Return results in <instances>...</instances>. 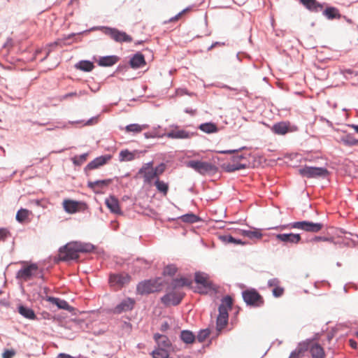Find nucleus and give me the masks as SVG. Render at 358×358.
Returning a JSON list of instances; mask_svg holds the SVG:
<instances>
[{
    "label": "nucleus",
    "mask_w": 358,
    "mask_h": 358,
    "mask_svg": "<svg viewBox=\"0 0 358 358\" xmlns=\"http://www.w3.org/2000/svg\"><path fill=\"white\" fill-rule=\"evenodd\" d=\"M192 285V280L187 278L173 279L166 288V294L161 299L162 302L166 306L178 305L185 296L181 289L184 287H191Z\"/></svg>",
    "instance_id": "f257e3e1"
},
{
    "label": "nucleus",
    "mask_w": 358,
    "mask_h": 358,
    "mask_svg": "<svg viewBox=\"0 0 358 358\" xmlns=\"http://www.w3.org/2000/svg\"><path fill=\"white\" fill-rule=\"evenodd\" d=\"M94 250V246L90 243L81 242H71L59 249V259L69 261L77 259L80 252H90Z\"/></svg>",
    "instance_id": "f03ea898"
},
{
    "label": "nucleus",
    "mask_w": 358,
    "mask_h": 358,
    "mask_svg": "<svg viewBox=\"0 0 358 358\" xmlns=\"http://www.w3.org/2000/svg\"><path fill=\"white\" fill-rule=\"evenodd\" d=\"M233 304V300L231 296H227L222 300L219 306V315L217 318V330L220 332L227 324L229 314L228 311L231 310Z\"/></svg>",
    "instance_id": "7ed1b4c3"
},
{
    "label": "nucleus",
    "mask_w": 358,
    "mask_h": 358,
    "mask_svg": "<svg viewBox=\"0 0 358 358\" xmlns=\"http://www.w3.org/2000/svg\"><path fill=\"white\" fill-rule=\"evenodd\" d=\"M195 282L198 285L195 289L200 294H207L210 291L215 290L216 286L210 280L209 276L201 272H196L194 275Z\"/></svg>",
    "instance_id": "20e7f679"
},
{
    "label": "nucleus",
    "mask_w": 358,
    "mask_h": 358,
    "mask_svg": "<svg viewBox=\"0 0 358 358\" xmlns=\"http://www.w3.org/2000/svg\"><path fill=\"white\" fill-rule=\"evenodd\" d=\"M282 229H297L306 232L317 233L322 230L323 224L322 223H315L309 221H300L289 224L287 226L281 227Z\"/></svg>",
    "instance_id": "39448f33"
},
{
    "label": "nucleus",
    "mask_w": 358,
    "mask_h": 358,
    "mask_svg": "<svg viewBox=\"0 0 358 358\" xmlns=\"http://www.w3.org/2000/svg\"><path fill=\"white\" fill-rule=\"evenodd\" d=\"M300 175L303 177L311 178H326L329 175V171L323 167H313L305 166L299 170Z\"/></svg>",
    "instance_id": "423d86ee"
},
{
    "label": "nucleus",
    "mask_w": 358,
    "mask_h": 358,
    "mask_svg": "<svg viewBox=\"0 0 358 358\" xmlns=\"http://www.w3.org/2000/svg\"><path fill=\"white\" fill-rule=\"evenodd\" d=\"M243 298L248 305L255 307L262 306L264 302L263 297L255 289H249L243 291Z\"/></svg>",
    "instance_id": "0eeeda50"
},
{
    "label": "nucleus",
    "mask_w": 358,
    "mask_h": 358,
    "mask_svg": "<svg viewBox=\"0 0 358 358\" xmlns=\"http://www.w3.org/2000/svg\"><path fill=\"white\" fill-rule=\"evenodd\" d=\"M187 166L202 175L215 173L217 167L211 163L201 161H189Z\"/></svg>",
    "instance_id": "6e6552de"
},
{
    "label": "nucleus",
    "mask_w": 358,
    "mask_h": 358,
    "mask_svg": "<svg viewBox=\"0 0 358 358\" xmlns=\"http://www.w3.org/2000/svg\"><path fill=\"white\" fill-rule=\"evenodd\" d=\"M103 33L109 36L112 39L118 43H131L133 39L132 37L128 35L126 32L118 30L115 28L103 27Z\"/></svg>",
    "instance_id": "1a4fd4ad"
},
{
    "label": "nucleus",
    "mask_w": 358,
    "mask_h": 358,
    "mask_svg": "<svg viewBox=\"0 0 358 358\" xmlns=\"http://www.w3.org/2000/svg\"><path fill=\"white\" fill-rule=\"evenodd\" d=\"M162 289V284L158 280H150L140 282L137 286V292L141 294H150Z\"/></svg>",
    "instance_id": "9d476101"
},
{
    "label": "nucleus",
    "mask_w": 358,
    "mask_h": 358,
    "mask_svg": "<svg viewBox=\"0 0 358 358\" xmlns=\"http://www.w3.org/2000/svg\"><path fill=\"white\" fill-rule=\"evenodd\" d=\"M138 176L143 178V182L146 184H150L155 178H157L154 168L153 162L145 164L138 171Z\"/></svg>",
    "instance_id": "9b49d317"
},
{
    "label": "nucleus",
    "mask_w": 358,
    "mask_h": 358,
    "mask_svg": "<svg viewBox=\"0 0 358 358\" xmlns=\"http://www.w3.org/2000/svg\"><path fill=\"white\" fill-rule=\"evenodd\" d=\"M194 136V133L181 129L178 126H173L169 131L165 134V136L174 139H189Z\"/></svg>",
    "instance_id": "f8f14e48"
},
{
    "label": "nucleus",
    "mask_w": 358,
    "mask_h": 358,
    "mask_svg": "<svg viewBox=\"0 0 358 358\" xmlns=\"http://www.w3.org/2000/svg\"><path fill=\"white\" fill-rule=\"evenodd\" d=\"M38 271V266L35 264H31L19 270L16 277L24 281H28L37 273Z\"/></svg>",
    "instance_id": "ddd939ff"
},
{
    "label": "nucleus",
    "mask_w": 358,
    "mask_h": 358,
    "mask_svg": "<svg viewBox=\"0 0 358 358\" xmlns=\"http://www.w3.org/2000/svg\"><path fill=\"white\" fill-rule=\"evenodd\" d=\"M85 203L71 199H64L62 202V206L64 210L69 214H73L80 211L85 208Z\"/></svg>",
    "instance_id": "4468645a"
},
{
    "label": "nucleus",
    "mask_w": 358,
    "mask_h": 358,
    "mask_svg": "<svg viewBox=\"0 0 358 358\" xmlns=\"http://www.w3.org/2000/svg\"><path fill=\"white\" fill-rule=\"evenodd\" d=\"M131 277L127 273L112 274L110 275L109 282L112 287H121L128 284Z\"/></svg>",
    "instance_id": "2eb2a0df"
},
{
    "label": "nucleus",
    "mask_w": 358,
    "mask_h": 358,
    "mask_svg": "<svg viewBox=\"0 0 358 358\" xmlns=\"http://www.w3.org/2000/svg\"><path fill=\"white\" fill-rule=\"evenodd\" d=\"M276 239L285 243L297 244L301 238L299 234H279L276 235Z\"/></svg>",
    "instance_id": "dca6fc26"
},
{
    "label": "nucleus",
    "mask_w": 358,
    "mask_h": 358,
    "mask_svg": "<svg viewBox=\"0 0 358 358\" xmlns=\"http://www.w3.org/2000/svg\"><path fill=\"white\" fill-rule=\"evenodd\" d=\"M134 300L130 298L125 299L114 308L113 313L120 314L122 312L131 310L134 308Z\"/></svg>",
    "instance_id": "f3484780"
},
{
    "label": "nucleus",
    "mask_w": 358,
    "mask_h": 358,
    "mask_svg": "<svg viewBox=\"0 0 358 358\" xmlns=\"http://www.w3.org/2000/svg\"><path fill=\"white\" fill-rule=\"evenodd\" d=\"M111 159L110 155H103L95 158L90 162L86 166L85 169L92 170L97 169L106 164Z\"/></svg>",
    "instance_id": "a211bd4d"
},
{
    "label": "nucleus",
    "mask_w": 358,
    "mask_h": 358,
    "mask_svg": "<svg viewBox=\"0 0 358 358\" xmlns=\"http://www.w3.org/2000/svg\"><path fill=\"white\" fill-rule=\"evenodd\" d=\"M112 182V179H106L96 181H89L87 186L91 188L94 192L99 193L100 190Z\"/></svg>",
    "instance_id": "6ab92c4d"
},
{
    "label": "nucleus",
    "mask_w": 358,
    "mask_h": 358,
    "mask_svg": "<svg viewBox=\"0 0 358 358\" xmlns=\"http://www.w3.org/2000/svg\"><path fill=\"white\" fill-rule=\"evenodd\" d=\"M46 300L52 304L56 305L59 309L66 310L69 312H72L74 308L69 305V303L62 299L55 298L53 296H48Z\"/></svg>",
    "instance_id": "aec40b11"
},
{
    "label": "nucleus",
    "mask_w": 358,
    "mask_h": 358,
    "mask_svg": "<svg viewBox=\"0 0 358 358\" xmlns=\"http://www.w3.org/2000/svg\"><path fill=\"white\" fill-rule=\"evenodd\" d=\"M106 205L110 210L115 214H121V210L118 200L113 196H110L106 199Z\"/></svg>",
    "instance_id": "412c9836"
},
{
    "label": "nucleus",
    "mask_w": 358,
    "mask_h": 358,
    "mask_svg": "<svg viewBox=\"0 0 358 358\" xmlns=\"http://www.w3.org/2000/svg\"><path fill=\"white\" fill-rule=\"evenodd\" d=\"M300 1L307 9L313 12L321 11L324 8L323 4L316 0H300Z\"/></svg>",
    "instance_id": "4be33fe9"
},
{
    "label": "nucleus",
    "mask_w": 358,
    "mask_h": 358,
    "mask_svg": "<svg viewBox=\"0 0 358 358\" xmlns=\"http://www.w3.org/2000/svg\"><path fill=\"white\" fill-rule=\"evenodd\" d=\"M129 64L133 69H138L145 66L146 63L143 55L138 52L131 57Z\"/></svg>",
    "instance_id": "5701e85b"
},
{
    "label": "nucleus",
    "mask_w": 358,
    "mask_h": 358,
    "mask_svg": "<svg viewBox=\"0 0 358 358\" xmlns=\"http://www.w3.org/2000/svg\"><path fill=\"white\" fill-rule=\"evenodd\" d=\"M154 339L158 345V347L160 348H165L168 350L171 344L168 338V337L165 335H161L159 334H155L154 335Z\"/></svg>",
    "instance_id": "b1692460"
},
{
    "label": "nucleus",
    "mask_w": 358,
    "mask_h": 358,
    "mask_svg": "<svg viewBox=\"0 0 358 358\" xmlns=\"http://www.w3.org/2000/svg\"><path fill=\"white\" fill-rule=\"evenodd\" d=\"M119 58L115 55L101 57L98 60V64L101 66H111L116 64Z\"/></svg>",
    "instance_id": "393cba45"
},
{
    "label": "nucleus",
    "mask_w": 358,
    "mask_h": 358,
    "mask_svg": "<svg viewBox=\"0 0 358 358\" xmlns=\"http://www.w3.org/2000/svg\"><path fill=\"white\" fill-rule=\"evenodd\" d=\"M289 124L285 122L275 124L272 127V131L278 135H285L289 131Z\"/></svg>",
    "instance_id": "a878e982"
},
{
    "label": "nucleus",
    "mask_w": 358,
    "mask_h": 358,
    "mask_svg": "<svg viewBox=\"0 0 358 358\" xmlns=\"http://www.w3.org/2000/svg\"><path fill=\"white\" fill-rule=\"evenodd\" d=\"M312 358H325L323 348L317 343L313 344L310 348Z\"/></svg>",
    "instance_id": "bb28decb"
},
{
    "label": "nucleus",
    "mask_w": 358,
    "mask_h": 358,
    "mask_svg": "<svg viewBox=\"0 0 358 358\" xmlns=\"http://www.w3.org/2000/svg\"><path fill=\"white\" fill-rule=\"evenodd\" d=\"M199 129L206 134H214L218 131L217 126L213 122H206L201 124Z\"/></svg>",
    "instance_id": "cd10ccee"
},
{
    "label": "nucleus",
    "mask_w": 358,
    "mask_h": 358,
    "mask_svg": "<svg viewBox=\"0 0 358 358\" xmlns=\"http://www.w3.org/2000/svg\"><path fill=\"white\" fill-rule=\"evenodd\" d=\"M148 128V124H131L125 127V131L128 133L139 134Z\"/></svg>",
    "instance_id": "c85d7f7f"
},
{
    "label": "nucleus",
    "mask_w": 358,
    "mask_h": 358,
    "mask_svg": "<svg viewBox=\"0 0 358 358\" xmlns=\"http://www.w3.org/2000/svg\"><path fill=\"white\" fill-rule=\"evenodd\" d=\"M323 14L329 19H340L341 14L339 10L335 7H327L324 11Z\"/></svg>",
    "instance_id": "c756f323"
},
{
    "label": "nucleus",
    "mask_w": 358,
    "mask_h": 358,
    "mask_svg": "<svg viewBox=\"0 0 358 358\" xmlns=\"http://www.w3.org/2000/svg\"><path fill=\"white\" fill-rule=\"evenodd\" d=\"M137 151L130 152L128 150H122L119 154L120 162H130L135 159Z\"/></svg>",
    "instance_id": "7c9ffc66"
},
{
    "label": "nucleus",
    "mask_w": 358,
    "mask_h": 358,
    "mask_svg": "<svg viewBox=\"0 0 358 358\" xmlns=\"http://www.w3.org/2000/svg\"><path fill=\"white\" fill-rule=\"evenodd\" d=\"M18 312L20 315L29 320H34L36 315L34 310L29 308L20 306L18 308Z\"/></svg>",
    "instance_id": "2f4dec72"
},
{
    "label": "nucleus",
    "mask_w": 358,
    "mask_h": 358,
    "mask_svg": "<svg viewBox=\"0 0 358 358\" xmlns=\"http://www.w3.org/2000/svg\"><path fill=\"white\" fill-rule=\"evenodd\" d=\"M308 347L306 344H300L296 349L294 350L289 357L290 358H301L303 353L308 350Z\"/></svg>",
    "instance_id": "473e14b6"
},
{
    "label": "nucleus",
    "mask_w": 358,
    "mask_h": 358,
    "mask_svg": "<svg viewBox=\"0 0 358 358\" xmlns=\"http://www.w3.org/2000/svg\"><path fill=\"white\" fill-rule=\"evenodd\" d=\"M155 185L159 192L162 193L164 196L167 195L169 191L168 183L164 182L163 180H160L159 178H157L155 182Z\"/></svg>",
    "instance_id": "72a5a7b5"
},
{
    "label": "nucleus",
    "mask_w": 358,
    "mask_h": 358,
    "mask_svg": "<svg viewBox=\"0 0 358 358\" xmlns=\"http://www.w3.org/2000/svg\"><path fill=\"white\" fill-rule=\"evenodd\" d=\"M76 67L81 71L90 72L94 69V66L92 62L83 60L76 64Z\"/></svg>",
    "instance_id": "f704fd0d"
},
{
    "label": "nucleus",
    "mask_w": 358,
    "mask_h": 358,
    "mask_svg": "<svg viewBox=\"0 0 358 358\" xmlns=\"http://www.w3.org/2000/svg\"><path fill=\"white\" fill-rule=\"evenodd\" d=\"M180 338L184 343L190 344L194 341L195 336L192 331L185 330L181 332Z\"/></svg>",
    "instance_id": "c9c22d12"
},
{
    "label": "nucleus",
    "mask_w": 358,
    "mask_h": 358,
    "mask_svg": "<svg viewBox=\"0 0 358 358\" xmlns=\"http://www.w3.org/2000/svg\"><path fill=\"white\" fill-rule=\"evenodd\" d=\"M242 235L250 238V239H261L262 234L258 230H243L241 232Z\"/></svg>",
    "instance_id": "e433bc0d"
},
{
    "label": "nucleus",
    "mask_w": 358,
    "mask_h": 358,
    "mask_svg": "<svg viewBox=\"0 0 358 358\" xmlns=\"http://www.w3.org/2000/svg\"><path fill=\"white\" fill-rule=\"evenodd\" d=\"M29 215H30L29 210L24 209V208H21L20 210H19L17 211V213L16 214V220L19 222H24L28 219Z\"/></svg>",
    "instance_id": "4c0bfd02"
},
{
    "label": "nucleus",
    "mask_w": 358,
    "mask_h": 358,
    "mask_svg": "<svg viewBox=\"0 0 358 358\" xmlns=\"http://www.w3.org/2000/svg\"><path fill=\"white\" fill-rule=\"evenodd\" d=\"M342 142L346 145H357L358 140L351 134H347L341 138Z\"/></svg>",
    "instance_id": "58836bf2"
},
{
    "label": "nucleus",
    "mask_w": 358,
    "mask_h": 358,
    "mask_svg": "<svg viewBox=\"0 0 358 358\" xmlns=\"http://www.w3.org/2000/svg\"><path fill=\"white\" fill-rule=\"evenodd\" d=\"M169 356L168 350L158 348L152 352L153 358H168Z\"/></svg>",
    "instance_id": "ea45409f"
},
{
    "label": "nucleus",
    "mask_w": 358,
    "mask_h": 358,
    "mask_svg": "<svg viewBox=\"0 0 358 358\" xmlns=\"http://www.w3.org/2000/svg\"><path fill=\"white\" fill-rule=\"evenodd\" d=\"M180 219L182 222H187V223H195V222H198L199 220V217L193 213L184 215L181 216L180 217Z\"/></svg>",
    "instance_id": "a19ab883"
},
{
    "label": "nucleus",
    "mask_w": 358,
    "mask_h": 358,
    "mask_svg": "<svg viewBox=\"0 0 358 358\" xmlns=\"http://www.w3.org/2000/svg\"><path fill=\"white\" fill-rule=\"evenodd\" d=\"M178 271V268L174 264H170L166 266L163 271L164 275H173Z\"/></svg>",
    "instance_id": "79ce46f5"
},
{
    "label": "nucleus",
    "mask_w": 358,
    "mask_h": 358,
    "mask_svg": "<svg viewBox=\"0 0 358 358\" xmlns=\"http://www.w3.org/2000/svg\"><path fill=\"white\" fill-rule=\"evenodd\" d=\"M220 238L223 242L227 243H234V244H241L242 243L241 240H237L230 235L221 236H220Z\"/></svg>",
    "instance_id": "37998d69"
},
{
    "label": "nucleus",
    "mask_w": 358,
    "mask_h": 358,
    "mask_svg": "<svg viewBox=\"0 0 358 358\" xmlns=\"http://www.w3.org/2000/svg\"><path fill=\"white\" fill-rule=\"evenodd\" d=\"M148 266V262L142 259H137L134 262V267L137 270V271H139L141 268H145Z\"/></svg>",
    "instance_id": "c03bdc74"
},
{
    "label": "nucleus",
    "mask_w": 358,
    "mask_h": 358,
    "mask_svg": "<svg viewBox=\"0 0 358 358\" xmlns=\"http://www.w3.org/2000/svg\"><path fill=\"white\" fill-rule=\"evenodd\" d=\"M210 335V331L208 329L201 330L197 335V340L199 342H203Z\"/></svg>",
    "instance_id": "a18cd8bd"
},
{
    "label": "nucleus",
    "mask_w": 358,
    "mask_h": 358,
    "mask_svg": "<svg viewBox=\"0 0 358 358\" xmlns=\"http://www.w3.org/2000/svg\"><path fill=\"white\" fill-rule=\"evenodd\" d=\"M87 155V153H85L80 156H76L73 157V162L75 164L80 165L86 161Z\"/></svg>",
    "instance_id": "49530a36"
},
{
    "label": "nucleus",
    "mask_w": 358,
    "mask_h": 358,
    "mask_svg": "<svg viewBox=\"0 0 358 358\" xmlns=\"http://www.w3.org/2000/svg\"><path fill=\"white\" fill-rule=\"evenodd\" d=\"M165 170H166V165L164 163H161L159 165H158L157 166H156L154 169V171H155V176L157 177V179L158 178V177L160 175L163 174V173L165 171Z\"/></svg>",
    "instance_id": "de8ad7c7"
},
{
    "label": "nucleus",
    "mask_w": 358,
    "mask_h": 358,
    "mask_svg": "<svg viewBox=\"0 0 358 358\" xmlns=\"http://www.w3.org/2000/svg\"><path fill=\"white\" fill-rule=\"evenodd\" d=\"M246 166L244 164H237V165H235V164H229L227 166V171H229V172H232V171H237V170H241V169H245Z\"/></svg>",
    "instance_id": "09e8293b"
},
{
    "label": "nucleus",
    "mask_w": 358,
    "mask_h": 358,
    "mask_svg": "<svg viewBox=\"0 0 358 358\" xmlns=\"http://www.w3.org/2000/svg\"><path fill=\"white\" fill-rule=\"evenodd\" d=\"M273 294L275 297L281 296L284 293V289L280 286L273 288L272 289Z\"/></svg>",
    "instance_id": "8fccbe9b"
},
{
    "label": "nucleus",
    "mask_w": 358,
    "mask_h": 358,
    "mask_svg": "<svg viewBox=\"0 0 358 358\" xmlns=\"http://www.w3.org/2000/svg\"><path fill=\"white\" fill-rule=\"evenodd\" d=\"M9 236L10 233L6 229H0V241H4Z\"/></svg>",
    "instance_id": "3c124183"
},
{
    "label": "nucleus",
    "mask_w": 358,
    "mask_h": 358,
    "mask_svg": "<svg viewBox=\"0 0 358 358\" xmlns=\"http://www.w3.org/2000/svg\"><path fill=\"white\" fill-rule=\"evenodd\" d=\"M312 242H318V241H329L332 242L333 239L331 238H327L322 236H315L311 240Z\"/></svg>",
    "instance_id": "603ef678"
},
{
    "label": "nucleus",
    "mask_w": 358,
    "mask_h": 358,
    "mask_svg": "<svg viewBox=\"0 0 358 358\" xmlns=\"http://www.w3.org/2000/svg\"><path fill=\"white\" fill-rule=\"evenodd\" d=\"M279 283H280V282L277 278H273V279H271L268 280V285L270 287L274 288V287L279 286Z\"/></svg>",
    "instance_id": "864d4df0"
},
{
    "label": "nucleus",
    "mask_w": 358,
    "mask_h": 358,
    "mask_svg": "<svg viewBox=\"0 0 358 358\" xmlns=\"http://www.w3.org/2000/svg\"><path fill=\"white\" fill-rule=\"evenodd\" d=\"M15 355V352L11 350H6L2 355L3 358H12Z\"/></svg>",
    "instance_id": "5fc2aeb1"
},
{
    "label": "nucleus",
    "mask_w": 358,
    "mask_h": 358,
    "mask_svg": "<svg viewBox=\"0 0 358 358\" xmlns=\"http://www.w3.org/2000/svg\"><path fill=\"white\" fill-rule=\"evenodd\" d=\"M189 9L188 8H185L184 10H182L181 12H180L178 15H176L175 17H172L170 19V22H175L178 20H179V18L184 14Z\"/></svg>",
    "instance_id": "6e6d98bb"
},
{
    "label": "nucleus",
    "mask_w": 358,
    "mask_h": 358,
    "mask_svg": "<svg viewBox=\"0 0 358 358\" xmlns=\"http://www.w3.org/2000/svg\"><path fill=\"white\" fill-rule=\"evenodd\" d=\"M78 96H79V94L76 92H70V93H68V94H66L65 95H64L62 97V99H67L70 97H73V96L77 97Z\"/></svg>",
    "instance_id": "4d7b16f0"
},
{
    "label": "nucleus",
    "mask_w": 358,
    "mask_h": 358,
    "mask_svg": "<svg viewBox=\"0 0 358 358\" xmlns=\"http://www.w3.org/2000/svg\"><path fill=\"white\" fill-rule=\"evenodd\" d=\"M57 358H76V357H71V355L65 354V353H60L58 355Z\"/></svg>",
    "instance_id": "13d9d810"
},
{
    "label": "nucleus",
    "mask_w": 358,
    "mask_h": 358,
    "mask_svg": "<svg viewBox=\"0 0 358 358\" xmlns=\"http://www.w3.org/2000/svg\"><path fill=\"white\" fill-rule=\"evenodd\" d=\"M169 324L166 322H165L162 324L160 329L162 331H164L167 330L169 329Z\"/></svg>",
    "instance_id": "bf43d9fd"
},
{
    "label": "nucleus",
    "mask_w": 358,
    "mask_h": 358,
    "mask_svg": "<svg viewBox=\"0 0 358 358\" xmlns=\"http://www.w3.org/2000/svg\"><path fill=\"white\" fill-rule=\"evenodd\" d=\"M237 151H238V150H227L221 151L220 152L224 153V154H231V153H234Z\"/></svg>",
    "instance_id": "052dcab7"
},
{
    "label": "nucleus",
    "mask_w": 358,
    "mask_h": 358,
    "mask_svg": "<svg viewBox=\"0 0 358 358\" xmlns=\"http://www.w3.org/2000/svg\"><path fill=\"white\" fill-rule=\"evenodd\" d=\"M350 345L352 348H357V343L356 341H353V340H350Z\"/></svg>",
    "instance_id": "680f3d73"
},
{
    "label": "nucleus",
    "mask_w": 358,
    "mask_h": 358,
    "mask_svg": "<svg viewBox=\"0 0 358 358\" xmlns=\"http://www.w3.org/2000/svg\"><path fill=\"white\" fill-rule=\"evenodd\" d=\"M352 127L358 133V125H352Z\"/></svg>",
    "instance_id": "e2e57ef3"
},
{
    "label": "nucleus",
    "mask_w": 358,
    "mask_h": 358,
    "mask_svg": "<svg viewBox=\"0 0 358 358\" xmlns=\"http://www.w3.org/2000/svg\"><path fill=\"white\" fill-rule=\"evenodd\" d=\"M112 224L114 225L115 228L117 227V224L116 222H113Z\"/></svg>",
    "instance_id": "0e129e2a"
},
{
    "label": "nucleus",
    "mask_w": 358,
    "mask_h": 358,
    "mask_svg": "<svg viewBox=\"0 0 358 358\" xmlns=\"http://www.w3.org/2000/svg\"><path fill=\"white\" fill-rule=\"evenodd\" d=\"M146 138H149V135L148 134H145Z\"/></svg>",
    "instance_id": "69168bd1"
},
{
    "label": "nucleus",
    "mask_w": 358,
    "mask_h": 358,
    "mask_svg": "<svg viewBox=\"0 0 358 358\" xmlns=\"http://www.w3.org/2000/svg\"><path fill=\"white\" fill-rule=\"evenodd\" d=\"M238 158L242 159V158H243V157L241 155V156H238Z\"/></svg>",
    "instance_id": "338daca9"
},
{
    "label": "nucleus",
    "mask_w": 358,
    "mask_h": 358,
    "mask_svg": "<svg viewBox=\"0 0 358 358\" xmlns=\"http://www.w3.org/2000/svg\"><path fill=\"white\" fill-rule=\"evenodd\" d=\"M357 337H358V331H357Z\"/></svg>",
    "instance_id": "774afa93"
}]
</instances>
